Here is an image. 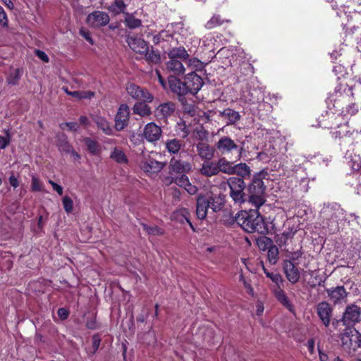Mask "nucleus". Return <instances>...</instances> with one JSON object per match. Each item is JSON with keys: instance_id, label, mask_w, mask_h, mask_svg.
<instances>
[{"instance_id": "obj_1", "label": "nucleus", "mask_w": 361, "mask_h": 361, "mask_svg": "<svg viewBox=\"0 0 361 361\" xmlns=\"http://www.w3.org/2000/svg\"><path fill=\"white\" fill-rule=\"evenodd\" d=\"M322 227L326 233H335L346 224L344 210L336 203L328 204L322 209Z\"/></svg>"}, {"instance_id": "obj_2", "label": "nucleus", "mask_w": 361, "mask_h": 361, "mask_svg": "<svg viewBox=\"0 0 361 361\" xmlns=\"http://www.w3.org/2000/svg\"><path fill=\"white\" fill-rule=\"evenodd\" d=\"M329 119H331V126L329 128L331 129L339 128L338 130L332 132V134L335 138L341 140V145H352L354 142L357 143L361 141V132L355 130L350 131L347 119H345L342 115L333 114L330 115Z\"/></svg>"}, {"instance_id": "obj_3", "label": "nucleus", "mask_w": 361, "mask_h": 361, "mask_svg": "<svg viewBox=\"0 0 361 361\" xmlns=\"http://www.w3.org/2000/svg\"><path fill=\"white\" fill-rule=\"evenodd\" d=\"M235 221L247 233H262L265 231L264 219L257 209L240 211L235 215Z\"/></svg>"}, {"instance_id": "obj_4", "label": "nucleus", "mask_w": 361, "mask_h": 361, "mask_svg": "<svg viewBox=\"0 0 361 361\" xmlns=\"http://www.w3.org/2000/svg\"><path fill=\"white\" fill-rule=\"evenodd\" d=\"M262 178V172L255 175L249 188L250 192L249 202L257 208H259L265 202V188Z\"/></svg>"}, {"instance_id": "obj_5", "label": "nucleus", "mask_w": 361, "mask_h": 361, "mask_svg": "<svg viewBox=\"0 0 361 361\" xmlns=\"http://www.w3.org/2000/svg\"><path fill=\"white\" fill-rule=\"evenodd\" d=\"M341 341L343 350L349 354L361 348V334L355 329H349L342 334Z\"/></svg>"}, {"instance_id": "obj_6", "label": "nucleus", "mask_w": 361, "mask_h": 361, "mask_svg": "<svg viewBox=\"0 0 361 361\" xmlns=\"http://www.w3.org/2000/svg\"><path fill=\"white\" fill-rule=\"evenodd\" d=\"M230 188V195L235 203L242 204L245 202L244 189L245 184L244 180L238 177H231L227 180Z\"/></svg>"}, {"instance_id": "obj_7", "label": "nucleus", "mask_w": 361, "mask_h": 361, "mask_svg": "<svg viewBox=\"0 0 361 361\" xmlns=\"http://www.w3.org/2000/svg\"><path fill=\"white\" fill-rule=\"evenodd\" d=\"M218 152L222 154L228 156L233 152H237L235 157L236 161L240 160L243 151V147H239L235 142L227 136L222 137L216 144Z\"/></svg>"}, {"instance_id": "obj_8", "label": "nucleus", "mask_w": 361, "mask_h": 361, "mask_svg": "<svg viewBox=\"0 0 361 361\" xmlns=\"http://www.w3.org/2000/svg\"><path fill=\"white\" fill-rule=\"evenodd\" d=\"M128 94L134 99L150 103L153 101V95L146 89L134 83H129L126 86Z\"/></svg>"}, {"instance_id": "obj_9", "label": "nucleus", "mask_w": 361, "mask_h": 361, "mask_svg": "<svg viewBox=\"0 0 361 361\" xmlns=\"http://www.w3.org/2000/svg\"><path fill=\"white\" fill-rule=\"evenodd\" d=\"M130 109L126 104L119 106L117 113L115 116V128L118 131L123 130L129 123Z\"/></svg>"}, {"instance_id": "obj_10", "label": "nucleus", "mask_w": 361, "mask_h": 361, "mask_svg": "<svg viewBox=\"0 0 361 361\" xmlns=\"http://www.w3.org/2000/svg\"><path fill=\"white\" fill-rule=\"evenodd\" d=\"M186 94H197L203 85L202 78L195 73L192 72L188 74L184 81Z\"/></svg>"}, {"instance_id": "obj_11", "label": "nucleus", "mask_w": 361, "mask_h": 361, "mask_svg": "<svg viewBox=\"0 0 361 361\" xmlns=\"http://www.w3.org/2000/svg\"><path fill=\"white\" fill-rule=\"evenodd\" d=\"M361 310L356 305L352 304L346 307L342 321L345 326H352L360 319Z\"/></svg>"}, {"instance_id": "obj_12", "label": "nucleus", "mask_w": 361, "mask_h": 361, "mask_svg": "<svg viewBox=\"0 0 361 361\" xmlns=\"http://www.w3.org/2000/svg\"><path fill=\"white\" fill-rule=\"evenodd\" d=\"M211 200H214L213 198H207L204 196L198 197L196 207V214L198 219H205L207 214L208 209L210 207L214 211H216L217 209H220L219 207H216L214 203H212Z\"/></svg>"}, {"instance_id": "obj_13", "label": "nucleus", "mask_w": 361, "mask_h": 361, "mask_svg": "<svg viewBox=\"0 0 361 361\" xmlns=\"http://www.w3.org/2000/svg\"><path fill=\"white\" fill-rule=\"evenodd\" d=\"M139 166L142 171L149 174L158 173L164 166L161 162L157 161L149 157H146L145 155L140 161Z\"/></svg>"}, {"instance_id": "obj_14", "label": "nucleus", "mask_w": 361, "mask_h": 361, "mask_svg": "<svg viewBox=\"0 0 361 361\" xmlns=\"http://www.w3.org/2000/svg\"><path fill=\"white\" fill-rule=\"evenodd\" d=\"M109 15L100 11H94L87 17V23L92 27L104 26L109 23Z\"/></svg>"}, {"instance_id": "obj_15", "label": "nucleus", "mask_w": 361, "mask_h": 361, "mask_svg": "<svg viewBox=\"0 0 361 361\" xmlns=\"http://www.w3.org/2000/svg\"><path fill=\"white\" fill-rule=\"evenodd\" d=\"M143 137L151 143L158 141L161 135V128L154 122L147 123L143 129Z\"/></svg>"}, {"instance_id": "obj_16", "label": "nucleus", "mask_w": 361, "mask_h": 361, "mask_svg": "<svg viewBox=\"0 0 361 361\" xmlns=\"http://www.w3.org/2000/svg\"><path fill=\"white\" fill-rule=\"evenodd\" d=\"M361 91V79L355 81L353 87L347 84H340L335 88V94L336 97H342L343 98L353 96V90Z\"/></svg>"}, {"instance_id": "obj_17", "label": "nucleus", "mask_w": 361, "mask_h": 361, "mask_svg": "<svg viewBox=\"0 0 361 361\" xmlns=\"http://www.w3.org/2000/svg\"><path fill=\"white\" fill-rule=\"evenodd\" d=\"M176 105L171 102H164L154 109V116L159 120L166 119L173 115Z\"/></svg>"}, {"instance_id": "obj_18", "label": "nucleus", "mask_w": 361, "mask_h": 361, "mask_svg": "<svg viewBox=\"0 0 361 361\" xmlns=\"http://www.w3.org/2000/svg\"><path fill=\"white\" fill-rule=\"evenodd\" d=\"M317 312L324 326H329L332 314L331 305L327 302H321L317 305Z\"/></svg>"}, {"instance_id": "obj_19", "label": "nucleus", "mask_w": 361, "mask_h": 361, "mask_svg": "<svg viewBox=\"0 0 361 361\" xmlns=\"http://www.w3.org/2000/svg\"><path fill=\"white\" fill-rule=\"evenodd\" d=\"M326 291L328 294L329 300L334 304L344 301L348 295V293L342 286L327 288Z\"/></svg>"}, {"instance_id": "obj_20", "label": "nucleus", "mask_w": 361, "mask_h": 361, "mask_svg": "<svg viewBox=\"0 0 361 361\" xmlns=\"http://www.w3.org/2000/svg\"><path fill=\"white\" fill-rule=\"evenodd\" d=\"M127 42L132 50L140 54L147 53L149 49L147 42L141 38L130 37H128Z\"/></svg>"}, {"instance_id": "obj_21", "label": "nucleus", "mask_w": 361, "mask_h": 361, "mask_svg": "<svg viewBox=\"0 0 361 361\" xmlns=\"http://www.w3.org/2000/svg\"><path fill=\"white\" fill-rule=\"evenodd\" d=\"M283 270L287 279L291 283H295L300 279V273L298 268L290 260L283 262Z\"/></svg>"}, {"instance_id": "obj_22", "label": "nucleus", "mask_w": 361, "mask_h": 361, "mask_svg": "<svg viewBox=\"0 0 361 361\" xmlns=\"http://www.w3.org/2000/svg\"><path fill=\"white\" fill-rule=\"evenodd\" d=\"M168 83L170 90L179 95L183 96L186 94V89L185 88L184 82H181L178 78L173 75L168 78Z\"/></svg>"}, {"instance_id": "obj_23", "label": "nucleus", "mask_w": 361, "mask_h": 361, "mask_svg": "<svg viewBox=\"0 0 361 361\" xmlns=\"http://www.w3.org/2000/svg\"><path fill=\"white\" fill-rule=\"evenodd\" d=\"M198 155L206 161L210 160L214 157V149L209 145L204 142H199L197 145Z\"/></svg>"}, {"instance_id": "obj_24", "label": "nucleus", "mask_w": 361, "mask_h": 361, "mask_svg": "<svg viewBox=\"0 0 361 361\" xmlns=\"http://www.w3.org/2000/svg\"><path fill=\"white\" fill-rule=\"evenodd\" d=\"M241 99L247 103L255 104L263 99L261 92L257 90H246L242 94Z\"/></svg>"}, {"instance_id": "obj_25", "label": "nucleus", "mask_w": 361, "mask_h": 361, "mask_svg": "<svg viewBox=\"0 0 361 361\" xmlns=\"http://www.w3.org/2000/svg\"><path fill=\"white\" fill-rule=\"evenodd\" d=\"M166 68L176 75H182L185 71V68L181 60L178 59H169L166 63Z\"/></svg>"}, {"instance_id": "obj_26", "label": "nucleus", "mask_w": 361, "mask_h": 361, "mask_svg": "<svg viewBox=\"0 0 361 361\" xmlns=\"http://www.w3.org/2000/svg\"><path fill=\"white\" fill-rule=\"evenodd\" d=\"M170 164L173 171L177 173H188L192 169L190 164L187 161L172 159Z\"/></svg>"}, {"instance_id": "obj_27", "label": "nucleus", "mask_w": 361, "mask_h": 361, "mask_svg": "<svg viewBox=\"0 0 361 361\" xmlns=\"http://www.w3.org/2000/svg\"><path fill=\"white\" fill-rule=\"evenodd\" d=\"M200 172L202 175L209 177L216 175L219 173L218 164L209 160L205 161L202 164Z\"/></svg>"}, {"instance_id": "obj_28", "label": "nucleus", "mask_w": 361, "mask_h": 361, "mask_svg": "<svg viewBox=\"0 0 361 361\" xmlns=\"http://www.w3.org/2000/svg\"><path fill=\"white\" fill-rule=\"evenodd\" d=\"M274 294L276 298L289 310H292L293 305L288 300L285 292L282 289V286L275 287L274 289Z\"/></svg>"}, {"instance_id": "obj_29", "label": "nucleus", "mask_w": 361, "mask_h": 361, "mask_svg": "<svg viewBox=\"0 0 361 361\" xmlns=\"http://www.w3.org/2000/svg\"><path fill=\"white\" fill-rule=\"evenodd\" d=\"M169 59L187 60L188 59L189 54L186 49L183 47H178L171 49L169 54Z\"/></svg>"}, {"instance_id": "obj_30", "label": "nucleus", "mask_w": 361, "mask_h": 361, "mask_svg": "<svg viewBox=\"0 0 361 361\" xmlns=\"http://www.w3.org/2000/svg\"><path fill=\"white\" fill-rule=\"evenodd\" d=\"M110 158L120 164L128 163V157L125 152L119 147H114L110 154Z\"/></svg>"}, {"instance_id": "obj_31", "label": "nucleus", "mask_w": 361, "mask_h": 361, "mask_svg": "<svg viewBox=\"0 0 361 361\" xmlns=\"http://www.w3.org/2000/svg\"><path fill=\"white\" fill-rule=\"evenodd\" d=\"M133 111L135 114L141 117L148 116L152 113L151 108L144 102L135 103L133 107Z\"/></svg>"}, {"instance_id": "obj_32", "label": "nucleus", "mask_w": 361, "mask_h": 361, "mask_svg": "<svg viewBox=\"0 0 361 361\" xmlns=\"http://www.w3.org/2000/svg\"><path fill=\"white\" fill-rule=\"evenodd\" d=\"M217 164L219 172L221 171L228 175L233 174L234 165L233 162L223 157L219 159Z\"/></svg>"}, {"instance_id": "obj_33", "label": "nucleus", "mask_w": 361, "mask_h": 361, "mask_svg": "<svg viewBox=\"0 0 361 361\" xmlns=\"http://www.w3.org/2000/svg\"><path fill=\"white\" fill-rule=\"evenodd\" d=\"M97 127L102 130L104 133L107 135H111L114 134L113 128H111L109 122L103 117H97L94 120Z\"/></svg>"}, {"instance_id": "obj_34", "label": "nucleus", "mask_w": 361, "mask_h": 361, "mask_svg": "<svg viewBox=\"0 0 361 361\" xmlns=\"http://www.w3.org/2000/svg\"><path fill=\"white\" fill-rule=\"evenodd\" d=\"M167 151L171 154H177L182 146V141L178 139H169L165 142Z\"/></svg>"}, {"instance_id": "obj_35", "label": "nucleus", "mask_w": 361, "mask_h": 361, "mask_svg": "<svg viewBox=\"0 0 361 361\" xmlns=\"http://www.w3.org/2000/svg\"><path fill=\"white\" fill-rule=\"evenodd\" d=\"M84 142L87 147L88 151L94 155H99L102 152V147L99 144L92 140L91 138L86 137L84 139Z\"/></svg>"}, {"instance_id": "obj_36", "label": "nucleus", "mask_w": 361, "mask_h": 361, "mask_svg": "<svg viewBox=\"0 0 361 361\" xmlns=\"http://www.w3.org/2000/svg\"><path fill=\"white\" fill-rule=\"evenodd\" d=\"M233 174H237L243 178L249 176L250 174V167L245 163L234 165Z\"/></svg>"}, {"instance_id": "obj_37", "label": "nucleus", "mask_w": 361, "mask_h": 361, "mask_svg": "<svg viewBox=\"0 0 361 361\" xmlns=\"http://www.w3.org/2000/svg\"><path fill=\"white\" fill-rule=\"evenodd\" d=\"M66 92L71 95L73 97L78 99H90L94 96V92L91 91H73L69 92L67 89H65Z\"/></svg>"}, {"instance_id": "obj_38", "label": "nucleus", "mask_w": 361, "mask_h": 361, "mask_svg": "<svg viewBox=\"0 0 361 361\" xmlns=\"http://www.w3.org/2000/svg\"><path fill=\"white\" fill-rule=\"evenodd\" d=\"M125 23L129 28L135 29L141 25L142 21L135 18L133 16L128 14L125 18Z\"/></svg>"}, {"instance_id": "obj_39", "label": "nucleus", "mask_w": 361, "mask_h": 361, "mask_svg": "<svg viewBox=\"0 0 361 361\" xmlns=\"http://www.w3.org/2000/svg\"><path fill=\"white\" fill-rule=\"evenodd\" d=\"M188 66L194 71H201L204 67V63L197 58H191L188 60Z\"/></svg>"}, {"instance_id": "obj_40", "label": "nucleus", "mask_w": 361, "mask_h": 361, "mask_svg": "<svg viewBox=\"0 0 361 361\" xmlns=\"http://www.w3.org/2000/svg\"><path fill=\"white\" fill-rule=\"evenodd\" d=\"M224 20L219 15H214L207 23L205 24V27L208 30L213 29L217 26L221 25Z\"/></svg>"}, {"instance_id": "obj_41", "label": "nucleus", "mask_w": 361, "mask_h": 361, "mask_svg": "<svg viewBox=\"0 0 361 361\" xmlns=\"http://www.w3.org/2000/svg\"><path fill=\"white\" fill-rule=\"evenodd\" d=\"M58 147L60 151L68 153L71 152L72 147L68 143L67 138L65 135H63L61 138L59 140Z\"/></svg>"}, {"instance_id": "obj_42", "label": "nucleus", "mask_w": 361, "mask_h": 361, "mask_svg": "<svg viewBox=\"0 0 361 361\" xmlns=\"http://www.w3.org/2000/svg\"><path fill=\"white\" fill-rule=\"evenodd\" d=\"M20 78V71L19 69H13L11 71L7 78V82L11 85H16Z\"/></svg>"}, {"instance_id": "obj_43", "label": "nucleus", "mask_w": 361, "mask_h": 361, "mask_svg": "<svg viewBox=\"0 0 361 361\" xmlns=\"http://www.w3.org/2000/svg\"><path fill=\"white\" fill-rule=\"evenodd\" d=\"M143 229L150 235H160L163 234V231L161 228L157 226H149L147 224H142Z\"/></svg>"}, {"instance_id": "obj_44", "label": "nucleus", "mask_w": 361, "mask_h": 361, "mask_svg": "<svg viewBox=\"0 0 361 361\" xmlns=\"http://www.w3.org/2000/svg\"><path fill=\"white\" fill-rule=\"evenodd\" d=\"M176 216H182V219H180V221L181 222H184V221H185L187 223H188V224L190 225V226L192 228H193V226L192 224V223L190 222V213L188 212V210L187 209H180L179 211H178L176 214H175Z\"/></svg>"}, {"instance_id": "obj_45", "label": "nucleus", "mask_w": 361, "mask_h": 361, "mask_svg": "<svg viewBox=\"0 0 361 361\" xmlns=\"http://www.w3.org/2000/svg\"><path fill=\"white\" fill-rule=\"evenodd\" d=\"M126 5L122 0H116L110 6V10L116 13H120L124 11Z\"/></svg>"}, {"instance_id": "obj_46", "label": "nucleus", "mask_w": 361, "mask_h": 361, "mask_svg": "<svg viewBox=\"0 0 361 361\" xmlns=\"http://www.w3.org/2000/svg\"><path fill=\"white\" fill-rule=\"evenodd\" d=\"M279 250L277 247H272L268 251V259L271 264H274L278 260Z\"/></svg>"}, {"instance_id": "obj_47", "label": "nucleus", "mask_w": 361, "mask_h": 361, "mask_svg": "<svg viewBox=\"0 0 361 361\" xmlns=\"http://www.w3.org/2000/svg\"><path fill=\"white\" fill-rule=\"evenodd\" d=\"M62 204L65 211L71 213L73 209V202L68 196H64L62 199Z\"/></svg>"}, {"instance_id": "obj_48", "label": "nucleus", "mask_w": 361, "mask_h": 361, "mask_svg": "<svg viewBox=\"0 0 361 361\" xmlns=\"http://www.w3.org/2000/svg\"><path fill=\"white\" fill-rule=\"evenodd\" d=\"M267 277L276 284V287L283 286V279L279 274L271 272V274H267Z\"/></svg>"}, {"instance_id": "obj_49", "label": "nucleus", "mask_w": 361, "mask_h": 361, "mask_svg": "<svg viewBox=\"0 0 361 361\" xmlns=\"http://www.w3.org/2000/svg\"><path fill=\"white\" fill-rule=\"evenodd\" d=\"M145 55L146 59L153 63H157L160 60V55L159 54L155 53L154 51H149L144 54Z\"/></svg>"}, {"instance_id": "obj_50", "label": "nucleus", "mask_w": 361, "mask_h": 361, "mask_svg": "<svg viewBox=\"0 0 361 361\" xmlns=\"http://www.w3.org/2000/svg\"><path fill=\"white\" fill-rule=\"evenodd\" d=\"M225 114L228 116L229 120L232 123H235L238 120L240 119V114L238 112L232 110V109H226L225 111Z\"/></svg>"}, {"instance_id": "obj_51", "label": "nucleus", "mask_w": 361, "mask_h": 361, "mask_svg": "<svg viewBox=\"0 0 361 361\" xmlns=\"http://www.w3.org/2000/svg\"><path fill=\"white\" fill-rule=\"evenodd\" d=\"M32 189L33 191H43V185L35 176H32Z\"/></svg>"}, {"instance_id": "obj_52", "label": "nucleus", "mask_w": 361, "mask_h": 361, "mask_svg": "<svg viewBox=\"0 0 361 361\" xmlns=\"http://www.w3.org/2000/svg\"><path fill=\"white\" fill-rule=\"evenodd\" d=\"M351 167L354 171H359L361 168V158L359 156L354 155L351 159Z\"/></svg>"}, {"instance_id": "obj_53", "label": "nucleus", "mask_w": 361, "mask_h": 361, "mask_svg": "<svg viewBox=\"0 0 361 361\" xmlns=\"http://www.w3.org/2000/svg\"><path fill=\"white\" fill-rule=\"evenodd\" d=\"M188 177L185 175H181L180 177H177L175 179V183L180 187L185 188L189 183Z\"/></svg>"}, {"instance_id": "obj_54", "label": "nucleus", "mask_w": 361, "mask_h": 361, "mask_svg": "<svg viewBox=\"0 0 361 361\" xmlns=\"http://www.w3.org/2000/svg\"><path fill=\"white\" fill-rule=\"evenodd\" d=\"M80 35L84 37L90 44H94V41L91 37V33L89 30L85 29V28H81L80 30Z\"/></svg>"}, {"instance_id": "obj_55", "label": "nucleus", "mask_w": 361, "mask_h": 361, "mask_svg": "<svg viewBox=\"0 0 361 361\" xmlns=\"http://www.w3.org/2000/svg\"><path fill=\"white\" fill-rule=\"evenodd\" d=\"M62 130H64L66 127H68L70 130L76 131L78 130L79 126L75 122L63 123L60 125Z\"/></svg>"}, {"instance_id": "obj_56", "label": "nucleus", "mask_w": 361, "mask_h": 361, "mask_svg": "<svg viewBox=\"0 0 361 361\" xmlns=\"http://www.w3.org/2000/svg\"><path fill=\"white\" fill-rule=\"evenodd\" d=\"M359 111L358 106L356 104H350L346 107V113L350 116L356 114Z\"/></svg>"}, {"instance_id": "obj_57", "label": "nucleus", "mask_w": 361, "mask_h": 361, "mask_svg": "<svg viewBox=\"0 0 361 361\" xmlns=\"http://www.w3.org/2000/svg\"><path fill=\"white\" fill-rule=\"evenodd\" d=\"M0 25L4 27L8 25L7 16L1 6H0Z\"/></svg>"}, {"instance_id": "obj_58", "label": "nucleus", "mask_w": 361, "mask_h": 361, "mask_svg": "<svg viewBox=\"0 0 361 361\" xmlns=\"http://www.w3.org/2000/svg\"><path fill=\"white\" fill-rule=\"evenodd\" d=\"M10 142V137L7 134L6 136L0 135V149H5Z\"/></svg>"}, {"instance_id": "obj_59", "label": "nucleus", "mask_w": 361, "mask_h": 361, "mask_svg": "<svg viewBox=\"0 0 361 361\" xmlns=\"http://www.w3.org/2000/svg\"><path fill=\"white\" fill-rule=\"evenodd\" d=\"M49 183L52 186L53 190H55L59 195L63 194V190L61 185L52 181L51 180H49Z\"/></svg>"}, {"instance_id": "obj_60", "label": "nucleus", "mask_w": 361, "mask_h": 361, "mask_svg": "<svg viewBox=\"0 0 361 361\" xmlns=\"http://www.w3.org/2000/svg\"><path fill=\"white\" fill-rule=\"evenodd\" d=\"M184 189L190 195H195L197 192V188L189 183L187 184V185L184 188Z\"/></svg>"}, {"instance_id": "obj_61", "label": "nucleus", "mask_w": 361, "mask_h": 361, "mask_svg": "<svg viewBox=\"0 0 361 361\" xmlns=\"http://www.w3.org/2000/svg\"><path fill=\"white\" fill-rule=\"evenodd\" d=\"M36 55L44 62L49 61L48 56L42 51L37 50Z\"/></svg>"}, {"instance_id": "obj_62", "label": "nucleus", "mask_w": 361, "mask_h": 361, "mask_svg": "<svg viewBox=\"0 0 361 361\" xmlns=\"http://www.w3.org/2000/svg\"><path fill=\"white\" fill-rule=\"evenodd\" d=\"M264 307L262 302L258 301L256 304V314L258 316H261L263 314Z\"/></svg>"}, {"instance_id": "obj_63", "label": "nucleus", "mask_w": 361, "mask_h": 361, "mask_svg": "<svg viewBox=\"0 0 361 361\" xmlns=\"http://www.w3.org/2000/svg\"><path fill=\"white\" fill-rule=\"evenodd\" d=\"M245 288L246 289L247 293L249 295H254V290L250 283L247 280L246 281H244V283H243Z\"/></svg>"}, {"instance_id": "obj_64", "label": "nucleus", "mask_w": 361, "mask_h": 361, "mask_svg": "<svg viewBox=\"0 0 361 361\" xmlns=\"http://www.w3.org/2000/svg\"><path fill=\"white\" fill-rule=\"evenodd\" d=\"M9 183L11 186H13L15 188H16L19 185V182H18V178L13 175H11L9 177Z\"/></svg>"}]
</instances>
